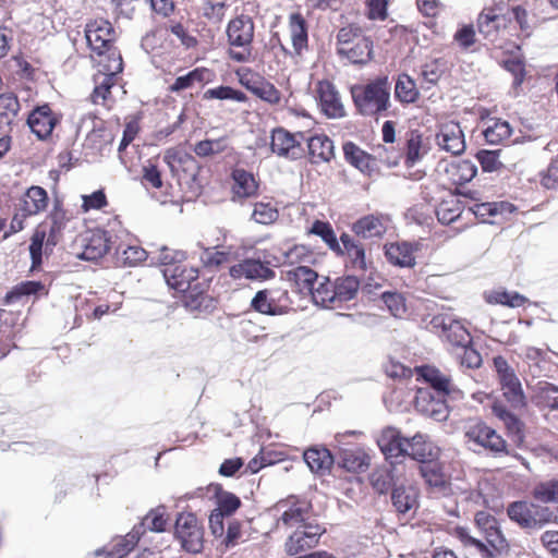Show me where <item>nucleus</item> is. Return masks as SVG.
<instances>
[{"instance_id": "nucleus-30", "label": "nucleus", "mask_w": 558, "mask_h": 558, "mask_svg": "<svg viewBox=\"0 0 558 558\" xmlns=\"http://www.w3.org/2000/svg\"><path fill=\"white\" fill-rule=\"evenodd\" d=\"M305 140L312 163L329 162L333 158V142L327 135L316 134Z\"/></svg>"}, {"instance_id": "nucleus-19", "label": "nucleus", "mask_w": 558, "mask_h": 558, "mask_svg": "<svg viewBox=\"0 0 558 558\" xmlns=\"http://www.w3.org/2000/svg\"><path fill=\"white\" fill-rule=\"evenodd\" d=\"M322 111L331 119H339L345 116L338 90L329 81H322L316 88Z\"/></svg>"}, {"instance_id": "nucleus-33", "label": "nucleus", "mask_w": 558, "mask_h": 558, "mask_svg": "<svg viewBox=\"0 0 558 558\" xmlns=\"http://www.w3.org/2000/svg\"><path fill=\"white\" fill-rule=\"evenodd\" d=\"M414 246L409 242L390 243L385 246V255L389 263L399 267H413L415 257Z\"/></svg>"}, {"instance_id": "nucleus-27", "label": "nucleus", "mask_w": 558, "mask_h": 558, "mask_svg": "<svg viewBox=\"0 0 558 558\" xmlns=\"http://www.w3.org/2000/svg\"><path fill=\"white\" fill-rule=\"evenodd\" d=\"M342 149L344 159L362 173L372 175L376 170V158L361 149L353 142H345Z\"/></svg>"}, {"instance_id": "nucleus-41", "label": "nucleus", "mask_w": 558, "mask_h": 558, "mask_svg": "<svg viewBox=\"0 0 558 558\" xmlns=\"http://www.w3.org/2000/svg\"><path fill=\"white\" fill-rule=\"evenodd\" d=\"M167 520L165 519V507H158L150 510L141 521L140 524L135 525L133 530H138L141 535L146 531L150 532H163L166 531Z\"/></svg>"}, {"instance_id": "nucleus-12", "label": "nucleus", "mask_w": 558, "mask_h": 558, "mask_svg": "<svg viewBox=\"0 0 558 558\" xmlns=\"http://www.w3.org/2000/svg\"><path fill=\"white\" fill-rule=\"evenodd\" d=\"M240 84L253 95L271 105L280 101V92L274 84L250 69L236 72Z\"/></svg>"}, {"instance_id": "nucleus-50", "label": "nucleus", "mask_w": 558, "mask_h": 558, "mask_svg": "<svg viewBox=\"0 0 558 558\" xmlns=\"http://www.w3.org/2000/svg\"><path fill=\"white\" fill-rule=\"evenodd\" d=\"M51 226L49 229V233L46 240V250L49 247L52 248L59 242L62 230L64 229L65 222V214L63 210H59L54 208L53 213L50 215Z\"/></svg>"}, {"instance_id": "nucleus-29", "label": "nucleus", "mask_w": 558, "mask_h": 558, "mask_svg": "<svg viewBox=\"0 0 558 558\" xmlns=\"http://www.w3.org/2000/svg\"><path fill=\"white\" fill-rule=\"evenodd\" d=\"M232 185V199L242 201L253 197L257 194L258 183L256 182L253 173L244 169H234L231 173Z\"/></svg>"}, {"instance_id": "nucleus-37", "label": "nucleus", "mask_w": 558, "mask_h": 558, "mask_svg": "<svg viewBox=\"0 0 558 558\" xmlns=\"http://www.w3.org/2000/svg\"><path fill=\"white\" fill-rule=\"evenodd\" d=\"M418 469L420 474L429 487L438 490L446 488L447 481L439 458L421 463Z\"/></svg>"}, {"instance_id": "nucleus-52", "label": "nucleus", "mask_w": 558, "mask_h": 558, "mask_svg": "<svg viewBox=\"0 0 558 558\" xmlns=\"http://www.w3.org/2000/svg\"><path fill=\"white\" fill-rule=\"evenodd\" d=\"M457 538L465 546L474 547L483 558H494V553L485 543L470 535L468 529L458 526L454 531Z\"/></svg>"}, {"instance_id": "nucleus-60", "label": "nucleus", "mask_w": 558, "mask_h": 558, "mask_svg": "<svg viewBox=\"0 0 558 558\" xmlns=\"http://www.w3.org/2000/svg\"><path fill=\"white\" fill-rule=\"evenodd\" d=\"M46 239V232L36 230L31 239L29 255L32 259V268L35 269L43 263V246Z\"/></svg>"}, {"instance_id": "nucleus-61", "label": "nucleus", "mask_w": 558, "mask_h": 558, "mask_svg": "<svg viewBox=\"0 0 558 558\" xmlns=\"http://www.w3.org/2000/svg\"><path fill=\"white\" fill-rule=\"evenodd\" d=\"M381 300L395 317H399L405 313L404 299L400 293L397 292H384Z\"/></svg>"}, {"instance_id": "nucleus-24", "label": "nucleus", "mask_w": 558, "mask_h": 558, "mask_svg": "<svg viewBox=\"0 0 558 558\" xmlns=\"http://www.w3.org/2000/svg\"><path fill=\"white\" fill-rule=\"evenodd\" d=\"M408 442L409 452L407 456L420 462V464L439 458L440 449L425 434L416 433L411 438H408Z\"/></svg>"}, {"instance_id": "nucleus-1", "label": "nucleus", "mask_w": 558, "mask_h": 558, "mask_svg": "<svg viewBox=\"0 0 558 558\" xmlns=\"http://www.w3.org/2000/svg\"><path fill=\"white\" fill-rule=\"evenodd\" d=\"M494 366L501 386L502 399H496L493 402L492 411L504 423L507 430L518 435L519 441H522L519 411L523 408V390L520 379L502 356L494 357Z\"/></svg>"}, {"instance_id": "nucleus-59", "label": "nucleus", "mask_w": 558, "mask_h": 558, "mask_svg": "<svg viewBox=\"0 0 558 558\" xmlns=\"http://www.w3.org/2000/svg\"><path fill=\"white\" fill-rule=\"evenodd\" d=\"M44 289V284L39 281H25L16 286L12 291L5 295L7 303L19 300L23 295H33Z\"/></svg>"}, {"instance_id": "nucleus-8", "label": "nucleus", "mask_w": 558, "mask_h": 558, "mask_svg": "<svg viewBox=\"0 0 558 558\" xmlns=\"http://www.w3.org/2000/svg\"><path fill=\"white\" fill-rule=\"evenodd\" d=\"M301 140H305L302 132L293 134L283 128H276L271 132L270 149L279 157L298 160L304 154Z\"/></svg>"}, {"instance_id": "nucleus-13", "label": "nucleus", "mask_w": 558, "mask_h": 558, "mask_svg": "<svg viewBox=\"0 0 558 558\" xmlns=\"http://www.w3.org/2000/svg\"><path fill=\"white\" fill-rule=\"evenodd\" d=\"M448 400L449 398L435 396L428 388H421L416 392L415 409L436 422H444L449 415Z\"/></svg>"}, {"instance_id": "nucleus-63", "label": "nucleus", "mask_w": 558, "mask_h": 558, "mask_svg": "<svg viewBox=\"0 0 558 558\" xmlns=\"http://www.w3.org/2000/svg\"><path fill=\"white\" fill-rule=\"evenodd\" d=\"M107 61H101L104 73L116 76L123 71V60L119 51L116 49L106 50Z\"/></svg>"}, {"instance_id": "nucleus-48", "label": "nucleus", "mask_w": 558, "mask_h": 558, "mask_svg": "<svg viewBox=\"0 0 558 558\" xmlns=\"http://www.w3.org/2000/svg\"><path fill=\"white\" fill-rule=\"evenodd\" d=\"M203 98L206 100L219 99V100H234L238 102H245L247 100V97L243 92H241L239 89H234L230 86H225V85H220L218 87L207 89L204 93Z\"/></svg>"}, {"instance_id": "nucleus-44", "label": "nucleus", "mask_w": 558, "mask_h": 558, "mask_svg": "<svg viewBox=\"0 0 558 558\" xmlns=\"http://www.w3.org/2000/svg\"><path fill=\"white\" fill-rule=\"evenodd\" d=\"M462 205L458 199L442 201L436 208V216L441 225H450L460 218Z\"/></svg>"}, {"instance_id": "nucleus-4", "label": "nucleus", "mask_w": 558, "mask_h": 558, "mask_svg": "<svg viewBox=\"0 0 558 558\" xmlns=\"http://www.w3.org/2000/svg\"><path fill=\"white\" fill-rule=\"evenodd\" d=\"M174 537L186 553L198 554L204 548V529L192 512L178 514Z\"/></svg>"}, {"instance_id": "nucleus-54", "label": "nucleus", "mask_w": 558, "mask_h": 558, "mask_svg": "<svg viewBox=\"0 0 558 558\" xmlns=\"http://www.w3.org/2000/svg\"><path fill=\"white\" fill-rule=\"evenodd\" d=\"M279 217L278 209L270 203L258 202L254 205L252 219L260 225H270Z\"/></svg>"}, {"instance_id": "nucleus-55", "label": "nucleus", "mask_w": 558, "mask_h": 558, "mask_svg": "<svg viewBox=\"0 0 558 558\" xmlns=\"http://www.w3.org/2000/svg\"><path fill=\"white\" fill-rule=\"evenodd\" d=\"M512 129L507 121H496L484 131V137L489 144H497L511 136Z\"/></svg>"}, {"instance_id": "nucleus-56", "label": "nucleus", "mask_w": 558, "mask_h": 558, "mask_svg": "<svg viewBox=\"0 0 558 558\" xmlns=\"http://www.w3.org/2000/svg\"><path fill=\"white\" fill-rule=\"evenodd\" d=\"M337 48H343L359 41L360 38H367L363 35V29L357 24H349L339 29L337 34Z\"/></svg>"}, {"instance_id": "nucleus-32", "label": "nucleus", "mask_w": 558, "mask_h": 558, "mask_svg": "<svg viewBox=\"0 0 558 558\" xmlns=\"http://www.w3.org/2000/svg\"><path fill=\"white\" fill-rule=\"evenodd\" d=\"M340 57L347 58L353 64H366L373 54V41L369 37L360 38L352 45L343 48H337Z\"/></svg>"}, {"instance_id": "nucleus-38", "label": "nucleus", "mask_w": 558, "mask_h": 558, "mask_svg": "<svg viewBox=\"0 0 558 558\" xmlns=\"http://www.w3.org/2000/svg\"><path fill=\"white\" fill-rule=\"evenodd\" d=\"M395 97L401 104H413L418 100L420 92L415 81L410 75L403 73L398 76L395 86Z\"/></svg>"}, {"instance_id": "nucleus-5", "label": "nucleus", "mask_w": 558, "mask_h": 558, "mask_svg": "<svg viewBox=\"0 0 558 558\" xmlns=\"http://www.w3.org/2000/svg\"><path fill=\"white\" fill-rule=\"evenodd\" d=\"M430 329L456 349L472 344V336L464 325L449 315H435L429 322Z\"/></svg>"}, {"instance_id": "nucleus-6", "label": "nucleus", "mask_w": 558, "mask_h": 558, "mask_svg": "<svg viewBox=\"0 0 558 558\" xmlns=\"http://www.w3.org/2000/svg\"><path fill=\"white\" fill-rule=\"evenodd\" d=\"M345 435H337L336 463L348 472H364L369 465V457L357 444L345 442Z\"/></svg>"}, {"instance_id": "nucleus-58", "label": "nucleus", "mask_w": 558, "mask_h": 558, "mask_svg": "<svg viewBox=\"0 0 558 558\" xmlns=\"http://www.w3.org/2000/svg\"><path fill=\"white\" fill-rule=\"evenodd\" d=\"M217 512H222V515H231L241 506V500L238 496L229 492H221L217 496Z\"/></svg>"}, {"instance_id": "nucleus-64", "label": "nucleus", "mask_w": 558, "mask_h": 558, "mask_svg": "<svg viewBox=\"0 0 558 558\" xmlns=\"http://www.w3.org/2000/svg\"><path fill=\"white\" fill-rule=\"evenodd\" d=\"M538 389L541 398L553 409H558V387L547 381H539Z\"/></svg>"}, {"instance_id": "nucleus-42", "label": "nucleus", "mask_w": 558, "mask_h": 558, "mask_svg": "<svg viewBox=\"0 0 558 558\" xmlns=\"http://www.w3.org/2000/svg\"><path fill=\"white\" fill-rule=\"evenodd\" d=\"M360 289V281L355 276L337 278L333 282V296L337 301L347 302L355 298Z\"/></svg>"}, {"instance_id": "nucleus-45", "label": "nucleus", "mask_w": 558, "mask_h": 558, "mask_svg": "<svg viewBox=\"0 0 558 558\" xmlns=\"http://www.w3.org/2000/svg\"><path fill=\"white\" fill-rule=\"evenodd\" d=\"M311 232L322 238L330 250L337 254H342V246L337 240L336 233L329 222L316 220L311 228Z\"/></svg>"}, {"instance_id": "nucleus-23", "label": "nucleus", "mask_w": 558, "mask_h": 558, "mask_svg": "<svg viewBox=\"0 0 558 558\" xmlns=\"http://www.w3.org/2000/svg\"><path fill=\"white\" fill-rule=\"evenodd\" d=\"M436 140L439 147L453 155H460L465 149L464 135L458 123L442 125Z\"/></svg>"}, {"instance_id": "nucleus-34", "label": "nucleus", "mask_w": 558, "mask_h": 558, "mask_svg": "<svg viewBox=\"0 0 558 558\" xmlns=\"http://www.w3.org/2000/svg\"><path fill=\"white\" fill-rule=\"evenodd\" d=\"M352 231L363 239L381 238L386 227L379 217L367 215L352 225Z\"/></svg>"}, {"instance_id": "nucleus-22", "label": "nucleus", "mask_w": 558, "mask_h": 558, "mask_svg": "<svg viewBox=\"0 0 558 558\" xmlns=\"http://www.w3.org/2000/svg\"><path fill=\"white\" fill-rule=\"evenodd\" d=\"M47 191L38 185H33L26 190L17 204V209L23 218L37 215L46 210L48 206Z\"/></svg>"}, {"instance_id": "nucleus-14", "label": "nucleus", "mask_w": 558, "mask_h": 558, "mask_svg": "<svg viewBox=\"0 0 558 558\" xmlns=\"http://www.w3.org/2000/svg\"><path fill=\"white\" fill-rule=\"evenodd\" d=\"M59 122L60 117L52 111L48 104L35 107L26 120L32 133L40 141L47 140Z\"/></svg>"}, {"instance_id": "nucleus-35", "label": "nucleus", "mask_w": 558, "mask_h": 558, "mask_svg": "<svg viewBox=\"0 0 558 558\" xmlns=\"http://www.w3.org/2000/svg\"><path fill=\"white\" fill-rule=\"evenodd\" d=\"M199 283L184 292V306L191 312L209 313L215 308V300L198 289Z\"/></svg>"}, {"instance_id": "nucleus-21", "label": "nucleus", "mask_w": 558, "mask_h": 558, "mask_svg": "<svg viewBox=\"0 0 558 558\" xmlns=\"http://www.w3.org/2000/svg\"><path fill=\"white\" fill-rule=\"evenodd\" d=\"M229 274L234 279L267 280L275 277V271L259 259L246 258L230 267Z\"/></svg>"}, {"instance_id": "nucleus-15", "label": "nucleus", "mask_w": 558, "mask_h": 558, "mask_svg": "<svg viewBox=\"0 0 558 558\" xmlns=\"http://www.w3.org/2000/svg\"><path fill=\"white\" fill-rule=\"evenodd\" d=\"M162 275L169 288L179 293H184L198 283V269L182 263L163 268Z\"/></svg>"}, {"instance_id": "nucleus-53", "label": "nucleus", "mask_w": 558, "mask_h": 558, "mask_svg": "<svg viewBox=\"0 0 558 558\" xmlns=\"http://www.w3.org/2000/svg\"><path fill=\"white\" fill-rule=\"evenodd\" d=\"M457 538L465 546L474 547L483 558H494V553L485 543L470 535L468 529L458 526L454 531Z\"/></svg>"}, {"instance_id": "nucleus-31", "label": "nucleus", "mask_w": 558, "mask_h": 558, "mask_svg": "<svg viewBox=\"0 0 558 558\" xmlns=\"http://www.w3.org/2000/svg\"><path fill=\"white\" fill-rule=\"evenodd\" d=\"M429 147L418 130H410L405 135L404 165L408 168L417 163L427 154Z\"/></svg>"}, {"instance_id": "nucleus-26", "label": "nucleus", "mask_w": 558, "mask_h": 558, "mask_svg": "<svg viewBox=\"0 0 558 558\" xmlns=\"http://www.w3.org/2000/svg\"><path fill=\"white\" fill-rule=\"evenodd\" d=\"M390 499L396 512L401 515L417 508V492L412 485L395 484Z\"/></svg>"}, {"instance_id": "nucleus-62", "label": "nucleus", "mask_w": 558, "mask_h": 558, "mask_svg": "<svg viewBox=\"0 0 558 558\" xmlns=\"http://www.w3.org/2000/svg\"><path fill=\"white\" fill-rule=\"evenodd\" d=\"M199 259L205 267H218L228 262L229 253L202 247Z\"/></svg>"}, {"instance_id": "nucleus-10", "label": "nucleus", "mask_w": 558, "mask_h": 558, "mask_svg": "<svg viewBox=\"0 0 558 558\" xmlns=\"http://www.w3.org/2000/svg\"><path fill=\"white\" fill-rule=\"evenodd\" d=\"M421 376L429 385V390L435 396L449 398L451 401L464 398L463 391L452 384L451 377L435 366H423Z\"/></svg>"}, {"instance_id": "nucleus-39", "label": "nucleus", "mask_w": 558, "mask_h": 558, "mask_svg": "<svg viewBox=\"0 0 558 558\" xmlns=\"http://www.w3.org/2000/svg\"><path fill=\"white\" fill-rule=\"evenodd\" d=\"M290 281H293L300 291L314 293V286L317 282L318 275L308 266H298L287 272Z\"/></svg>"}, {"instance_id": "nucleus-46", "label": "nucleus", "mask_w": 558, "mask_h": 558, "mask_svg": "<svg viewBox=\"0 0 558 558\" xmlns=\"http://www.w3.org/2000/svg\"><path fill=\"white\" fill-rule=\"evenodd\" d=\"M114 254L118 255L123 264L128 266H135L147 258V252L143 247L136 245H116Z\"/></svg>"}, {"instance_id": "nucleus-25", "label": "nucleus", "mask_w": 558, "mask_h": 558, "mask_svg": "<svg viewBox=\"0 0 558 558\" xmlns=\"http://www.w3.org/2000/svg\"><path fill=\"white\" fill-rule=\"evenodd\" d=\"M303 459L313 473L324 475L336 463V452L331 453L325 447H311L303 453Z\"/></svg>"}, {"instance_id": "nucleus-9", "label": "nucleus", "mask_w": 558, "mask_h": 558, "mask_svg": "<svg viewBox=\"0 0 558 558\" xmlns=\"http://www.w3.org/2000/svg\"><path fill=\"white\" fill-rule=\"evenodd\" d=\"M325 532L324 527L312 522L299 525L284 543L286 553L295 556L315 547Z\"/></svg>"}, {"instance_id": "nucleus-47", "label": "nucleus", "mask_w": 558, "mask_h": 558, "mask_svg": "<svg viewBox=\"0 0 558 558\" xmlns=\"http://www.w3.org/2000/svg\"><path fill=\"white\" fill-rule=\"evenodd\" d=\"M208 73L209 71L204 68L194 69L184 75L178 76L174 83L170 86V90L173 93H179L181 90L191 88L196 82H204Z\"/></svg>"}, {"instance_id": "nucleus-18", "label": "nucleus", "mask_w": 558, "mask_h": 558, "mask_svg": "<svg viewBox=\"0 0 558 558\" xmlns=\"http://www.w3.org/2000/svg\"><path fill=\"white\" fill-rule=\"evenodd\" d=\"M228 43L233 47L251 48L254 38V22L247 15L231 20L227 26Z\"/></svg>"}, {"instance_id": "nucleus-3", "label": "nucleus", "mask_w": 558, "mask_h": 558, "mask_svg": "<svg viewBox=\"0 0 558 558\" xmlns=\"http://www.w3.org/2000/svg\"><path fill=\"white\" fill-rule=\"evenodd\" d=\"M514 20L520 28H523V10L519 0L508 1V11L504 14H496L493 9L483 11L477 19V29L485 38L490 41L496 39L498 31L506 28L508 23Z\"/></svg>"}, {"instance_id": "nucleus-20", "label": "nucleus", "mask_w": 558, "mask_h": 558, "mask_svg": "<svg viewBox=\"0 0 558 558\" xmlns=\"http://www.w3.org/2000/svg\"><path fill=\"white\" fill-rule=\"evenodd\" d=\"M83 251L78 255L84 260H97L107 253L114 251L116 242L109 231H97L84 239Z\"/></svg>"}, {"instance_id": "nucleus-49", "label": "nucleus", "mask_w": 558, "mask_h": 558, "mask_svg": "<svg viewBox=\"0 0 558 558\" xmlns=\"http://www.w3.org/2000/svg\"><path fill=\"white\" fill-rule=\"evenodd\" d=\"M502 153V149H480L475 157L484 172H493L502 167L500 161Z\"/></svg>"}, {"instance_id": "nucleus-28", "label": "nucleus", "mask_w": 558, "mask_h": 558, "mask_svg": "<svg viewBox=\"0 0 558 558\" xmlns=\"http://www.w3.org/2000/svg\"><path fill=\"white\" fill-rule=\"evenodd\" d=\"M140 537L141 532H138V530H132L125 536L116 537L109 546L97 549L95 555L99 557L106 554L107 556L105 558H123L134 549Z\"/></svg>"}, {"instance_id": "nucleus-43", "label": "nucleus", "mask_w": 558, "mask_h": 558, "mask_svg": "<svg viewBox=\"0 0 558 558\" xmlns=\"http://www.w3.org/2000/svg\"><path fill=\"white\" fill-rule=\"evenodd\" d=\"M20 101L12 93L0 95V125H11L20 111Z\"/></svg>"}, {"instance_id": "nucleus-40", "label": "nucleus", "mask_w": 558, "mask_h": 558, "mask_svg": "<svg viewBox=\"0 0 558 558\" xmlns=\"http://www.w3.org/2000/svg\"><path fill=\"white\" fill-rule=\"evenodd\" d=\"M251 307L264 315H282L288 312L289 306H276L275 300L268 295V290H259L251 301Z\"/></svg>"}, {"instance_id": "nucleus-11", "label": "nucleus", "mask_w": 558, "mask_h": 558, "mask_svg": "<svg viewBox=\"0 0 558 558\" xmlns=\"http://www.w3.org/2000/svg\"><path fill=\"white\" fill-rule=\"evenodd\" d=\"M276 507L283 510L278 522L287 527H298L301 524H306V519L312 510L311 501L295 495L279 500Z\"/></svg>"}, {"instance_id": "nucleus-7", "label": "nucleus", "mask_w": 558, "mask_h": 558, "mask_svg": "<svg viewBox=\"0 0 558 558\" xmlns=\"http://www.w3.org/2000/svg\"><path fill=\"white\" fill-rule=\"evenodd\" d=\"M464 437L469 445H473L470 446L473 450H476L475 447H482L495 454L506 452L507 445L504 438L483 422L470 426Z\"/></svg>"}, {"instance_id": "nucleus-16", "label": "nucleus", "mask_w": 558, "mask_h": 558, "mask_svg": "<svg viewBox=\"0 0 558 558\" xmlns=\"http://www.w3.org/2000/svg\"><path fill=\"white\" fill-rule=\"evenodd\" d=\"M377 445L387 460L407 457L409 452L408 438L393 426H387L381 430Z\"/></svg>"}, {"instance_id": "nucleus-51", "label": "nucleus", "mask_w": 558, "mask_h": 558, "mask_svg": "<svg viewBox=\"0 0 558 558\" xmlns=\"http://www.w3.org/2000/svg\"><path fill=\"white\" fill-rule=\"evenodd\" d=\"M490 304H501L509 307H519L523 305V295L518 292L493 291L485 295Z\"/></svg>"}, {"instance_id": "nucleus-2", "label": "nucleus", "mask_w": 558, "mask_h": 558, "mask_svg": "<svg viewBox=\"0 0 558 558\" xmlns=\"http://www.w3.org/2000/svg\"><path fill=\"white\" fill-rule=\"evenodd\" d=\"M391 86L388 76H378L365 85L352 88V99L360 114L364 117L388 116Z\"/></svg>"}, {"instance_id": "nucleus-36", "label": "nucleus", "mask_w": 558, "mask_h": 558, "mask_svg": "<svg viewBox=\"0 0 558 558\" xmlns=\"http://www.w3.org/2000/svg\"><path fill=\"white\" fill-rule=\"evenodd\" d=\"M289 26L293 49L296 54H301L303 49L307 48V22L301 13H292Z\"/></svg>"}, {"instance_id": "nucleus-17", "label": "nucleus", "mask_w": 558, "mask_h": 558, "mask_svg": "<svg viewBox=\"0 0 558 558\" xmlns=\"http://www.w3.org/2000/svg\"><path fill=\"white\" fill-rule=\"evenodd\" d=\"M85 36L92 50L101 56L110 50L114 31L108 21L100 20L87 24Z\"/></svg>"}, {"instance_id": "nucleus-57", "label": "nucleus", "mask_w": 558, "mask_h": 558, "mask_svg": "<svg viewBox=\"0 0 558 558\" xmlns=\"http://www.w3.org/2000/svg\"><path fill=\"white\" fill-rule=\"evenodd\" d=\"M487 542V547L493 550L494 558L497 555L507 554L509 549V544L505 536L502 535L499 526L493 529V531L486 532L483 534Z\"/></svg>"}]
</instances>
